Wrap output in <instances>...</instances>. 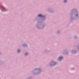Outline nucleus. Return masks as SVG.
I'll return each instance as SVG.
<instances>
[{
    "mask_svg": "<svg viewBox=\"0 0 79 79\" xmlns=\"http://www.w3.org/2000/svg\"><path fill=\"white\" fill-rule=\"evenodd\" d=\"M62 59H63V57H59V60H61Z\"/></svg>",
    "mask_w": 79,
    "mask_h": 79,
    "instance_id": "1",
    "label": "nucleus"
},
{
    "mask_svg": "<svg viewBox=\"0 0 79 79\" xmlns=\"http://www.w3.org/2000/svg\"><path fill=\"white\" fill-rule=\"evenodd\" d=\"M38 16H40V17H42L43 16L42 15L40 14L38 15Z\"/></svg>",
    "mask_w": 79,
    "mask_h": 79,
    "instance_id": "2",
    "label": "nucleus"
},
{
    "mask_svg": "<svg viewBox=\"0 0 79 79\" xmlns=\"http://www.w3.org/2000/svg\"><path fill=\"white\" fill-rule=\"evenodd\" d=\"M18 52L19 53V52H20V50H18Z\"/></svg>",
    "mask_w": 79,
    "mask_h": 79,
    "instance_id": "3",
    "label": "nucleus"
},
{
    "mask_svg": "<svg viewBox=\"0 0 79 79\" xmlns=\"http://www.w3.org/2000/svg\"><path fill=\"white\" fill-rule=\"evenodd\" d=\"M64 2H66V0H65L64 1Z\"/></svg>",
    "mask_w": 79,
    "mask_h": 79,
    "instance_id": "4",
    "label": "nucleus"
},
{
    "mask_svg": "<svg viewBox=\"0 0 79 79\" xmlns=\"http://www.w3.org/2000/svg\"><path fill=\"white\" fill-rule=\"evenodd\" d=\"M27 55V53H25V55Z\"/></svg>",
    "mask_w": 79,
    "mask_h": 79,
    "instance_id": "5",
    "label": "nucleus"
}]
</instances>
